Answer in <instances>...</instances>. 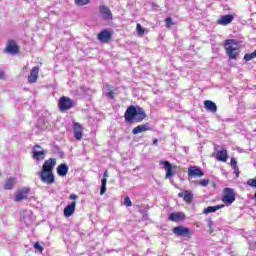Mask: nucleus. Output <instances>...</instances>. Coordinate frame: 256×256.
<instances>
[{
    "instance_id": "obj_11",
    "label": "nucleus",
    "mask_w": 256,
    "mask_h": 256,
    "mask_svg": "<svg viewBox=\"0 0 256 256\" xmlns=\"http://www.w3.org/2000/svg\"><path fill=\"white\" fill-rule=\"evenodd\" d=\"M73 133L77 141H81V139L83 138V128L81 127V124L79 122L73 123Z\"/></svg>"
},
{
    "instance_id": "obj_5",
    "label": "nucleus",
    "mask_w": 256,
    "mask_h": 256,
    "mask_svg": "<svg viewBox=\"0 0 256 256\" xmlns=\"http://www.w3.org/2000/svg\"><path fill=\"white\" fill-rule=\"evenodd\" d=\"M58 107L60 111H69L72 107H75V102L66 96H63L58 101Z\"/></svg>"
},
{
    "instance_id": "obj_32",
    "label": "nucleus",
    "mask_w": 256,
    "mask_h": 256,
    "mask_svg": "<svg viewBox=\"0 0 256 256\" xmlns=\"http://www.w3.org/2000/svg\"><path fill=\"white\" fill-rule=\"evenodd\" d=\"M124 205L126 207H131V205H133V202H131V198H129V196L124 198Z\"/></svg>"
},
{
    "instance_id": "obj_18",
    "label": "nucleus",
    "mask_w": 256,
    "mask_h": 256,
    "mask_svg": "<svg viewBox=\"0 0 256 256\" xmlns=\"http://www.w3.org/2000/svg\"><path fill=\"white\" fill-rule=\"evenodd\" d=\"M111 37H112V35H111V32H109V30H102L98 34V39H99V41H101V43L109 42Z\"/></svg>"
},
{
    "instance_id": "obj_27",
    "label": "nucleus",
    "mask_w": 256,
    "mask_h": 256,
    "mask_svg": "<svg viewBox=\"0 0 256 256\" xmlns=\"http://www.w3.org/2000/svg\"><path fill=\"white\" fill-rule=\"evenodd\" d=\"M218 161H222L223 163L227 162V150H221L217 153Z\"/></svg>"
},
{
    "instance_id": "obj_15",
    "label": "nucleus",
    "mask_w": 256,
    "mask_h": 256,
    "mask_svg": "<svg viewBox=\"0 0 256 256\" xmlns=\"http://www.w3.org/2000/svg\"><path fill=\"white\" fill-rule=\"evenodd\" d=\"M234 19H235V16L231 14L220 16V19L218 20V25H223V26L230 25V23H233Z\"/></svg>"
},
{
    "instance_id": "obj_41",
    "label": "nucleus",
    "mask_w": 256,
    "mask_h": 256,
    "mask_svg": "<svg viewBox=\"0 0 256 256\" xmlns=\"http://www.w3.org/2000/svg\"><path fill=\"white\" fill-rule=\"evenodd\" d=\"M158 143H159V140H158V139H154V140H153V145H158Z\"/></svg>"
},
{
    "instance_id": "obj_40",
    "label": "nucleus",
    "mask_w": 256,
    "mask_h": 256,
    "mask_svg": "<svg viewBox=\"0 0 256 256\" xmlns=\"http://www.w3.org/2000/svg\"><path fill=\"white\" fill-rule=\"evenodd\" d=\"M77 197H78V196H77L76 194H71L70 197H69V199L75 200V199H77Z\"/></svg>"
},
{
    "instance_id": "obj_33",
    "label": "nucleus",
    "mask_w": 256,
    "mask_h": 256,
    "mask_svg": "<svg viewBox=\"0 0 256 256\" xmlns=\"http://www.w3.org/2000/svg\"><path fill=\"white\" fill-rule=\"evenodd\" d=\"M34 249H35V251H39V253H43V246H41V244H39V242H36L34 244Z\"/></svg>"
},
{
    "instance_id": "obj_12",
    "label": "nucleus",
    "mask_w": 256,
    "mask_h": 256,
    "mask_svg": "<svg viewBox=\"0 0 256 256\" xmlns=\"http://www.w3.org/2000/svg\"><path fill=\"white\" fill-rule=\"evenodd\" d=\"M145 131H151V125L149 123L141 124L133 128L132 134L139 135V133H143Z\"/></svg>"
},
{
    "instance_id": "obj_22",
    "label": "nucleus",
    "mask_w": 256,
    "mask_h": 256,
    "mask_svg": "<svg viewBox=\"0 0 256 256\" xmlns=\"http://www.w3.org/2000/svg\"><path fill=\"white\" fill-rule=\"evenodd\" d=\"M178 197L183 198L186 203H191V201H193V193L189 190L180 192Z\"/></svg>"
},
{
    "instance_id": "obj_3",
    "label": "nucleus",
    "mask_w": 256,
    "mask_h": 256,
    "mask_svg": "<svg viewBox=\"0 0 256 256\" xmlns=\"http://www.w3.org/2000/svg\"><path fill=\"white\" fill-rule=\"evenodd\" d=\"M225 49L229 59H237V55H239V53L237 52L239 50V43L237 42V40H226Z\"/></svg>"
},
{
    "instance_id": "obj_42",
    "label": "nucleus",
    "mask_w": 256,
    "mask_h": 256,
    "mask_svg": "<svg viewBox=\"0 0 256 256\" xmlns=\"http://www.w3.org/2000/svg\"><path fill=\"white\" fill-rule=\"evenodd\" d=\"M1 79H6L4 72H1Z\"/></svg>"
},
{
    "instance_id": "obj_7",
    "label": "nucleus",
    "mask_w": 256,
    "mask_h": 256,
    "mask_svg": "<svg viewBox=\"0 0 256 256\" xmlns=\"http://www.w3.org/2000/svg\"><path fill=\"white\" fill-rule=\"evenodd\" d=\"M173 233L177 235V237H191L192 235L191 229L184 226L174 227Z\"/></svg>"
},
{
    "instance_id": "obj_14",
    "label": "nucleus",
    "mask_w": 256,
    "mask_h": 256,
    "mask_svg": "<svg viewBox=\"0 0 256 256\" xmlns=\"http://www.w3.org/2000/svg\"><path fill=\"white\" fill-rule=\"evenodd\" d=\"M184 219L185 213L182 212H172L168 217V221H173L174 223H179V221H183Z\"/></svg>"
},
{
    "instance_id": "obj_1",
    "label": "nucleus",
    "mask_w": 256,
    "mask_h": 256,
    "mask_svg": "<svg viewBox=\"0 0 256 256\" xmlns=\"http://www.w3.org/2000/svg\"><path fill=\"white\" fill-rule=\"evenodd\" d=\"M56 165L57 160L55 158H50L44 162L42 170L39 173L40 181H42V183H47V185H53V183H55L53 169H55Z\"/></svg>"
},
{
    "instance_id": "obj_9",
    "label": "nucleus",
    "mask_w": 256,
    "mask_h": 256,
    "mask_svg": "<svg viewBox=\"0 0 256 256\" xmlns=\"http://www.w3.org/2000/svg\"><path fill=\"white\" fill-rule=\"evenodd\" d=\"M100 15L106 21H111L113 19V14L111 13V9L109 7L102 5L99 7Z\"/></svg>"
},
{
    "instance_id": "obj_4",
    "label": "nucleus",
    "mask_w": 256,
    "mask_h": 256,
    "mask_svg": "<svg viewBox=\"0 0 256 256\" xmlns=\"http://www.w3.org/2000/svg\"><path fill=\"white\" fill-rule=\"evenodd\" d=\"M6 55H19V45L13 39H9L4 48Z\"/></svg>"
},
{
    "instance_id": "obj_17",
    "label": "nucleus",
    "mask_w": 256,
    "mask_h": 256,
    "mask_svg": "<svg viewBox=\"0 0 256 256\" xmlns=\"http://www.w3.org/2000/svg\"><path fill=\"white\" fill-rule=\"evenodd\" d=\"M39 77V66L32 68L30 75L28 76V83H37Z\"/></svg>"
},
{
    "instance_id": "obj_34",
    "label": "nucleus",
    "mask_w": 256,
    "mask_h": 256,
    "mask_svg": "<svg viewBox=\"0 0 256 256\" xmlns=\"http://www.w3.org/2000/svg\"><path fill=\"white\" fill-rule=\"evenodd\" d=\"M199 185L201 187H207L209 185V179H202V180H200Z\"/></svg>"
},
{
    "instance_id": "obj_37",
    "label": "nucleus",
    "mask_w": 256,
    "mask_h": 256,
    "mask_svg": "<svg viewBox=\"0 0 256 256\" xmlns=\"http://www.w3.org/2000/svg\"><path fill=\"white\" fill-rule=\"evenodd\" d=\"M106 96L107 97H109V99H115V95L113 94V92H108L107 94H106Z\"/></svg>"
},
{
    "instance_id": "obj_28",
    "label": "nucleus",
    "mask_w": 256,
    "mask_h": 256,
    "mask_svg": "<svg viewBox=\"0 0 256 256\" xmlns=\"http://www.w3.org/2000/svg\"><path fill=\"white\" fill-rule=\"evenodd\" d=\"M75 5L78 7H85V5H89L91 0H74Z\"/></svg>"
},
{
    "instance_id": "obj_31",
    "label": "nucleus",
    "mask_w": 256,
    "mask_h": 256,
    "mask_svg": "<svg viewBox=\"0 0 256 256\" xmlns=\"http://www.w3.org/2000/svg\"><path fill=\"white\" fill-rule=\"evenodd\" d=\"M136 30H137L138 35H140V36L145 35V28L143 26H141V24L136 25Z\"/></svg>"
},
{
    "instance_id": "obj_35",
    "label": "nucleus",
    "mask_w": 256,
    "mask_h": 256,
    "mask_svg": "<svg viewBox=\"0 0 256 256\" xmlns=\"http://www.w3.org/2000/svg\"><path fill=\"white\" fill-rule=\"evenodd\" d=\"M247 185H249V187H255L256 189V179H249Z\"/></svg>"
},
{
    "instance_id": "obj_8",
    "label": "nucleus",
    "mask_w": 256,
    "mask_h": 256,
    "mask_svg": "<svg viewBox=\"0 0 256 256\" xmlns=\"http://www.w3.org/2000/svg\"><path fill=\"white\" fill-rule=\"evenodd\" d=\"M160 165H163L165 171H166V179H171L173 175H175V172H173L174 169H177V166H173L171 162L169 161H162L160 162Z\"/></svg>"
},
{
    "instance_id": "obj_19",
    "label": "nucleus",
    "mask_w": 256,
    "mask_h": 256,
    "mask_svg": "<svg viewBox=\"0 0 256 256\" xmlns=\"http://www.w3.org/2000/svg\"><path fill=\"white\" fill-rule=\"evenodd\" d=\"M56 171L59 177H65L67 173H69V166L65 163H62L57 166Z\"/></svg>"
},
{
    "instance_id": "obj_30",
    "label": "nucleus",
    "mask_w": 256,
    "mask_h": 256,
    "mask_svg": "<svg viewBox=\"0 0 256 256\" xmlns=\"http://www.w3.org/2000/svg\"><path fill=\"white\" fill-rule=\"evenodd\" d=\"M255 57H256V50L250 54H245L244 60L251 61L252 59H255Z\"/></svg>"
},
{
    "instance_id": "obj_20",
    "label": "nucleus",
    "mask_w": 256,
    "mask_h": 256,
    "mask_svg": "<svg viewBox=\"0 0 256 256\" xmlns=\"http://www.w3.org/2000/svg\"><path fill=\"white\" fill-rule=\"evenodd\" d=\"M77 206V202L73 201L71 204L67 205L64 208V217H71L73 213H75V207Z\"/></svg>"
},
{
    "instance_id": "obj_10",
    "label": "nucleus",
    "mask_w": 256,
    "mask_h": 256,
    "mask_svg": "<svg viewBox=\"0 0 256 256\" xmlns=\"http://www.w3.org/2000/svg\"><path fill=\"white\" fill-rule=\"evenodd\" d=\"M33 159H36V161H43L45 159V151L41 146H34Z\"/></svg>"
},
{
    "instance_id": "obj_21",
    "label": "nucleus",
    "mask_w": 256,
    "mask_h": 256,
    "mask_svg": "<svg viewBox=\"0 0 256 256\" xmlns=\"http://www.w3.org/2000/svg\"><path fill=\"white\" fill-rule=\"evenodd\" d=\"M15 185H17V178L10 177V178L6 179V181L4 183V189L6 191H11V189L15 188Z\"/></svg>"
},
{
    "instance_id": "obj_44",
    "label": "nucleus",
    "mask_w": 256,
    "mask_h": 256,
    "mask_svg": "<svg viewBox=\"0 0 256 256\" xmlns=\"http://www.w3.org/2000/svg\"><path fill=\"white\" fill-rule=\"evenodd\" d=\"M0 79H1V70H0Z\"/></svg>"
},
{
    "instance_id": "obj_24",
    "label": "nucleus",
    "mask_w": 256,
    "mask_h": 256,
    "mask_svg": "<svg viewBox=\"0 0 256 256\" xmlns=\"http://www.w3.org/2000/svg\"><path fill=\"white\" fill-rule=\"evenodd\" d=\"M225 205L219 204L216 206H208L207 208L204 209L203 213L204 215H209V213H215L216 211H219V209H223Z\"/></svg>"
},
{
    "instance_id": "obj_2",
    "label": "nucleus",
    "mask_w": 256,
    "mask_h": 256,
    "mask_svg": "<svg viewBox=\"0 0 256 256\" xmlns=\"http://www.w3.org/2000/svg\"><path fill=\"white\" fill-rule=\"evenodd\" d=\"M147 117V113L141 107L130 106L126 109L124 118L127 123H141Z\"/></svg>"
},
{
    "instance_id": "obj_25",
    "label": "nucleus",
    "mask_w": 256,
    "mask_h": 256,
    "mask_svg": "<svg viewBox=\"0 0 256 256\" xmlns=\"http://www.w3.org/2000/svg\"><path fill=\"white\" fill-rule=\"evenodd\" d=\"M21 219L24 221L26 225L31 223V211L24 210L21 212Z\"/></svg>"
},
{
    "instance_id": "obj_6",
    "label": "nucleus",
    "mask_w": 256,
    "mask_h": 256,
    "mask_svg": "<svg viewBox=\"0 0 256 256\" xmlns=\"http://www.w3.org/2000/svg\"><path fill=\"white\" fill-rule=\"evenodd\" d=\"M223 203L232 205L235 201V192L232 188H224V196L222 197Z\"/></svg>"
},
{
    "instance_id": "obj_29",
    "label": "nucleus",
    "mask_w": 256,
    "mask_h": 256,
    "mask_svg": "<svg viewBox=\"0 0 256 256\" xmlns=\"http://www.w3.org/2000/svg\"><path fill=\"white\" fill-rule=\"evenodd\" d=\"M107 191V182L105 179L101 180V188H100V195H105Z\"/></svg>"
},
{
    "instance_id": "obj_36",
    "label": "nucleus",
    "mask_w": 256,
    "mask_h": 256,
    "mask_svg": "<svg viewBox=\"0 0 256 256\" xmlns=\"http://www.w3.org/2000/svg\"><path fill=\"white\" fill-rule=\"evenodd\" d=\"M166 25H173V19L171 17H168L165 19Z\"/></svg>"
},
{
    "instance_id": "obj_23",
    "label": "nucleus",
    "mask_w": 256,
    "mask_h": 256,
    "mask_svg": "<svg viewBox=\"0 0 256 256\" xmlns=\"http://www.w3.org/2000/svg\"><path fill=\"white\" fill-rule=\"evenodd\" d=\"M204 107L206 111H210V113H217V104L211 100L204 101Z\"/></svg>"
},
{
    "instance_id": "obj_13",
    "label": "nucleus",
    "mask_w": 256,
    "mask_h": 256,
    "mask_svg": "<svg viewBox=\"0 0 256 256\" xmlns=\"http://www.w3.org/2000/svg\"><path fill=\"white\" fill-rule=\"evenodd\" d=\"M30 191L31 189L29 188H22L16 193L14 201L19 202V201H23V199H27V195H29Z\"/></svg>"
},
{
    "instance_id": "obj_38",
    "label": "nucleus",
    "mask_w": 256,
    "mask_h": 256,
    "mask_svg": "<svg viewBox=\"0 0 256 256\" xmlns=\"http://www.w3.org/2000/svg\"><path fill=\"white\" fill-rule=\"evenodd\" d=\"M109 177V171H105L104 174H103V178L102 179H105L106 183H107V178Z\"/></svg>"
},
{
    "instance_id": "obj_39",
    "label": "nucleus",
    "mask_w": 256,
    "mask_h": 256,
    "mask_svg": "<svg viewBox=\"0 0 256 256\" xmlns=\"http://www.w3.org/2000/svg\"><path fill=\"white\" fill-rule=\"evenodd\" d=\"M213 225H215V223H213V221H209L208 223L209 229L213 230Z\"/></svg>"
},
{
    "instance_id": "obj_26",
    "label": "nucleus",
    "mask_w": 256,
    "mask_h": 256,
    "mask_svg": "<svg viewBox=\"0 0 256 256\" xmlns=\"http://www.w3.org/2000/svg\"><path fill=\"white\" fill-rule=\"evenodd\" d=\"M230 165L232 169H234V174L236 175V177H239L240 172H239V166L237 165V159L231 158Z\"/></svg>"
},
{
    "instance_id": "obj_16",
    "label": "nucleus",
    "mask_w": 256,
    "mask_h": 256,
    "mask_svg": "<svg viewBox=\"0 0 256 256\" xmlns=\"http://www.w3.org/2000/svg\"><path fill=\"white\" fill-rule=\"evenodd\" d=\"M205 173H203V170L196 166H192L188 168V176L189 177H203Z\"/></svg>"
},
{
    "instance_id": "obj_43",
    "label": "nucleus",
    "mask_w": 256,
    "mask_h": 256,
    "mask_svg": "<svg viewBox=\"0 0 256 256\" xmlns=\"http://www.w3.org/2000/svg\"><path fill=\"white\" fill-rule=\"evenodd\" d=\"M252 249H256V241L252 244Z\"/></svg>"
}]
</instances>
